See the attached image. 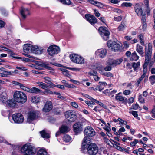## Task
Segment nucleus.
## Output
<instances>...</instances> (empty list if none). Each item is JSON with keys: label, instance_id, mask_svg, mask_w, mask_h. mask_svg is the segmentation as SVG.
<instances>
[{"label": "nucleus", "instance_id": "1", "mask_svg": "<svg viewBox=\"0 0 155 155\" xmlns=\"http://www.w3.org/2000/svg\"><path fill=\"white\" fill-rule=\"evenodd\" d=\"M81 149L82 150H87L90 155H95L97 153L98 151L97 146L94 143H90L87 137H84V138Z\"/></svg>", "mask_w": 155, "mask_h": 155}, {"label": "nucleus", "instance_id": "2", "mask_svg": "<svg viewBox=\"0 0 155 155\" xmlns=\"http://www.w3.org/2000/svg\"><path fill=\"white\" fill-rule=\"evenodd\" d=\"M7 96V94L5 92L2 93L0 95V103L10 107H15L16 104V101L12 99L6 101Z\"/></svg>", "mask_w": 155, "mask_h": 155}, {"label": "nucleus", "instance_id": "3", "mask_svg": "<svg viewBox=\"0 0 155 155\" xmlns=\"http://www.w3.org/2000/svg\"><path fill=\"white\" fill-rule=\"evenodd\" d=\"M35 148L30 143L24 144L21 147V151L24 155H33L35 154Z\"/></svg>", "mask_w": 155, "mask_h": 155}, {"label": "nucleus", "instance_id": "4", "mask_svg": "<svg viewBox=\"0 0 155 155\" xmlns=\"http://www.w3.org/2000/svg\"><path fill=\"white\" fill-rule=\"evenodd\" d=\"M13 97L14 101L18 103H24L27 100L26 94L21 91L15 92L14 93Z\"/></svg>", "mask_w": 155, "mask_h": 155}, {"label": "nucleus", "instance_id": "5", "mask_svg": "<svg viewBox=\"0 0 155 155\" xmlns=\"http://www.w3.org/2000/svg\"><path fill=\"white\" fill-rule=\"evenodd\" d=\"M69 58L71 61L75 63L83 64L85 62L84 58L78 54L73 53L71 54Z\"/></svg>", "mask_w": 155, "mask_h": 155}, {"label": "nucleus", "instance_id": "6", "mask_svg": "<svg viewBox=\"0 0 155 155\" xmlns=\"http://www.w3.org/2000/svg\"><path fill=\"white\" fill-rule=\"evenodd\" d=\"M99 32L104 40L105 41L108 40L109 38L110 32L107 28L101 27L99 28Z\"/></svg>", "mask_w": 155, "mask_h": 155}, {"label": "nucleus", "instance_id": "7", "mask_svg": "<svg viewBox=\"0 0 155 155\" xmlns=\"http://www.w3.org/2000/svg\"><path fill=\"white\" fill-rule=\"evenodd\" d=\"M38 118V111H31L28 113L27 122L30 123Z\"/></svg>", "mask_w": 155, "mask_h": 155}, {"label": "nucleus", "instance_id": "8", "mask_svg": "<svg viewBox=\"0 0 155 155\" xmlns=\"http://www.w3.org/2000/svg\"><path fill=\"white\" fill-rule=\"evenodd\" d=\"M60 51V48L55 45L49 46L47 50L48 54L51 56H53L57 54Z\"/></svg>", "mask_w": 155, "mask_h": 155}, {"label": "nucleus", "instance_id": "9", "mask_svg": "<svg viewBox=\"0 0 155 155\" xmlns=\"http://www.w3.org/2000/svg\"><path fill=\"white\" fill-rule=\"evenodd\" d=\"M152 46L149 43L148 45V49L145 50V63L148 64L151 58V55L152 53Z\"/></svg>", "mask_w": 155, "mask_h": 155}, {"label": "nucleus", "instance_id": "10", "mask_svg": "<svg viewBox=\"0 0 155 155\" xmlns=\"http://www.w3.org/2000/svg\"><path fill=\"white\" fill-rule=\"evenodd\" d=\"M12 119L15 123L20 124L23 122L24 118L23 115L20 113H16L12 115Z\"/></svg>", "mask_w": 155, "mask_h": 155}, {"label": "nucleus", "instance_id": "11", "mask_svg": "<svg viewBox=\"0 0 155 155\" xmlns=\"http://www.w3.org/2000/svg\"><path fill=\"white\" fill-rule=\"evenodd\" d=\"M65 116L67 118V120L70 122L74 121L76 118L75 112L73 111L69 110L66 112Z\"/></svg>", "mask_w": 155, "mask_h": 155}, {"label": "nucleus", "instance_id": "12", "mask_svg": "<svg viewBox=\"0 0 155 155\" xmlns=\"http://www.w3.org/2000/svg\"><path fill=\"white\" fill-rule=\"evenodd\" d=\"M122 61L123 59L122 58L116 60L109 59L107 62L106 65H109L111 66L112 67H114L120 64Z\"/></svg>", "mask_w": 155, "mask_h": 155}, {"label": "nucleus", "instance_id": "13", "mask_svg": "<svg viewBox=\"0 0 155 155\" xmlns=\"http://www.w3.org/2000/svg\"><path fill=\"white\" fill-rule=\"evenodd\" d=\"M107 46L112 51H117L120 48V45L115 41H108L107 43Z\"/></svg>", "mask_w": 155, "mask_h": 155}, {"label": "nucleus", "instance_id": "14", "mask_svg": "<svg viewBox=\"0 0 155 155\" xmlns=\"http://www.w3.org/2000/svg\"><path fill=\"white\" fill-rule=\"evenodd\" d=\"M84 134L86 136L85 137H91L95 135V132L91 127L88 126L85 127L84 130Z\"/></svg>", "mask_w": 155, "mask_h": 155}, {"label": "nucleus", "instance_id": "15", "mask_svg": "<svg viewBox=\"0 0 155 155\" xmlns=\"http://www.w3.org/2000/svg\"><path fill=\"white\" fill-rule=\"evenodd\" d=\"M23 87H24L23 90L29 93L39 94L41 92V90L35 87L30 88L25 86Z\"/></svg>", "mask_w": 155, "mask_h": 155}, {"label": "nucleus", "instance_id": "16", "mask_svg": "<svg viewBox=\"0 0 155 155\" xmlns=\"http://www.w3.org/2000/svg\"><path fill=\"white\" fill-rule=\"evenodd\" d=\"M134 9L135 12L138 16H142V17L144 15L145 16V14H143L142 5L138 4H136L134 7Z\"/></svg>", "mask_w": 155, "mask_h": 155}, {"label": "nucleus", "instance_id": "17", "mask_svg": "<svg viewBox=\"0 0 155 155\" xmlns=\"http://www.w3.org/2000/svg\"><path fill=\"white\" fill-rule=\"evenodd\" d=\"M0 70L3 72H0V77L7 78L9 77L10 75H13V72L5 71V68L3 67H1L0 68Z\"/></svg>", "mask_w": 155, "mask_h": 155}, {"label": "nucleus", "instance_id": "18", "mask_svg": "<svg viewBox=\"0 0 155 155\" xmlns=\"http://www.w3.org/2000/svg\"><path fill=\"white\" fill-rule=\"evenodd\" d=\"M107 53V51L106 49L101 48L97 50L95 52V54L96 56L100 58H103L105 57Z\"/></svg>", "mask_w": 155, "mask_h": 155}, {"label": "nucleus", "instance_id": "19", "mask_svg": "<svg viewBox=\"0 0 155 155\" xmlns=\"http://www.w3.org/2000/svg\"><path fill=\"white\" fill-rule=\"evenodd\" d=\"M53 105L52 102L50 101H47L45 104L43 108V110L45 112H48L52 108Z\"/></svg>", "mask_w": 155, "mask_h": 155}, {"label": "nucleus", "instance_id": "20", "mask_svg": "<svg viewBox=\"0 0 155 155\" xmlns=\"http://www.w3.org/2000/svg\"><path fill=\"white\" fill-rule=\"evenodd\" d=\"M20 12L21 16L23 19H25L30 14V12L29 9L27 8H21L20 10Z\"/></svg>", "mask_w": 155, "mask_h": 155}, {"label": "nucleus", "instance_id": "21", "mask_svg": "<svg viewBox=\"0 0 155 155\" xmlns=\"http://www.w3.org/2000/svg\"><path fill=\"white\" fill-rule=\"evenodd\" d=\"M85 17L87 20L91 25H93L97 22V19L94 16L89 15H86Z\"/></svg>", "mask_w": 155, "mask_h": 155}, {"label": "nucleus", "instance_id": "22", "mask_svg": "<svg viewBox=\"0 0 155 155\" xmlns=\"http://www.w3.org/2000/svg\"><path fill=\"white\" fill-rule=\"evenodd\" d=\"M32 52L36 54H40L42 53V49L40 47L33 45Z\"/></svg>", "mask_w": 155, "mask_h": 155}, {"label": "nucleus", "instance_id": "23", "mask_svg": "<svg viewBox=\"0 0 155 155\" xmlns=\"http://www.w3.org/2000/svg\"><path fill=\"white\" fill-rule=\"evenodd\" d=\"M82 125L81 123L78 122L75 124L73 126L74 131L76 133H79L82 130Z\"/></svg>", "mask_w": 155, "mask_h": 155}, {"label": "nucleus", "instance_id": "24", "mask_svg": "<svg viewBox=\"0 0 155 155\" xmlns=\"http://www.w3.org/2000/svg\"><path fill=\"white\" fill-rule=\"evenodd\" d=\"M33 45L29 44H26L23 45V49L25 53H28L30 52V51H32V49L33 48Z\"/></svg>", "mask_w": 155, "mask_h": 155}, {"label": "nucleus", "instance_id": "25", "mask_svg": "<svg viewBox=\"0 0 155 155\" xmlns=\"http://www.w3.org/2000/svg\"><path fill=\"white\" fill-rule=\"evenodd\" d=\"M70 128L66 126H62L60 128V131L58 132L56 134V136H57L58 135H59L60 133H64L68 132L70 130Z\"/></svg>", "mask_w": 155, "mask_h": 155}, {"label": "nucleus", "instance_id": "26", "mask_svg": "<svg viewBox=\"0 0 155 155\" xmlns=\"http://www.w3.org/2000/svg\"><path fill=\"white\" fill-rule=\"evenodd\" d=\"M136 51L142 57H143V48L142 46L140 45L139 44H137L136 45Z\"/></svg>", "mask_w": 155, "mask_h": 155}, {"label": "nucleus", "instance_id": "27", "mask_svg": "<svg viewBox=\"0 0 155 155\" xmlns=\"http://www.w3.org/2000/svg\"><path fill=\"white\" fill-rule=\"evenodd\" d=\"M144 4L145 11L147 15H149L151 9L150 8L149 6V0H144Z\"/></svg>", "mask_w": 155, "mask_h": 155}, {"label": "nucleus", "instance_id": "28", "mask_svg": "<svg viewBox=\"0 0 155 155\" xmlns=\"http://www.w3.org/2000/svg\"><path fill=\"white\" fill-rule=\"evenodd\" d=\"M139 57L137 55L136 52L134 51L131 54L130 59L131 61H136L139 59Z\"/></svg>", "mask_w": 155, "mask_h": 155}, {"label": "nucleus", "instance_id": "29", "mask_svg": "<svg viewBox=\"0 0 155 155\" xmlns=\"http://www.w3.org/2000/svg\"><path fill=\"white\" fill-rule=\"evenodd\" d=\"M144 15L142 17L141 20L142 22V29L143 31H145L147 27V25L146 22V19Z\"/></svg>", "mask_w": 155, "mask_h": 155}, {"label": "nucleus", "instance_id": "30", "mask_svg": "<svg viewBox=\"0 0 155 155\" xmlns=\"http://www.w3.org/2000/svg\"><path fill=\"white\" fill-rule=\"evenodd\" d=\"M40 133L42 137L43 138H49L50 137V134L47 133L45 130L40 131Z\"/></svg>", "mask_w": 155, "mask_h": 155}, {"label": "nucleus", "instance_id": "31", "mask_svg": "<svg viewBox=\"0 0 155 155\" xmlns=\"http://www.w3.org/2000/svg\"><path fill=\"white\" fill-rule=\"evenodd\" d=\"M89 74L90 75L94 76V78L96 81H98L100 78L99 77L96 75L97 74V72L96 71H91L89 72Z\"/></svg>", "mask_w": 155, "mask_h": 155}, {"label": "nucleus", "instance_id": "32", "mask_svg": "<svg viewBox=\"0 0 155 155\" xmlns=\"http://www.w3.org/2000/svg\"><path fill=\"white\" fill-rule=\"evenodd\" d=\"M31 101L32 103L37 104L40 101V98L39 97L33 96L31 98Z\"/></svg>", "mask_w": 155, "mask_h": 155}, {"label": "nucleus", "instance_id": "33", "mask_svg": "<svg viewBox=\"0 0 155 155\" xmlns=\"http://www.w3.org/2000/svg\"><path fill=\"white\" fill-rule=\"evenodd\" d=\"M36 83L38 84V86L43 89L45 90L47 87V85L42 82L38 81L36 82Z\"/></svg>", "mask_w": 155, "mask_h": 155}, {"label": "nucleus", "instance_id": "34", "mask_svg": "<svg viewBox=\"0 0 155 155\" xmlns=\"http://www.w3.org/2000/svg\"><path fill=\"white\" fill-rule=\"evenodd\" d=\"M95 5L101 9L103 8L104 7H107V5L97 1L96 2Z\"/></svg>", "mask_w": 155, "mask_h": 155}, {"label": "nucleus", "instance_id": "35", "mask_svg": "<svg viewBox=\"0 0 155 155\" xmlns=\"http://www.w3.org/2000/svg\"><path fill=\"white\" fill-rule=\"evenodd\" d=\"M45 83L50 85L51 86H55V85L51 81V79L48 77H45L44 78Z\"/></svg>", "mask_w": 155, "mask_h": 155}, {"label": "nucleus", "instance_id": "36", "mask_svg": "<svg viewBox=\"0 0 155 155\" xmlns=\"http://www.w3.org/2000/svg\"><path fill=\"white\" fill-rule=\"evenodd\" d=\"M94 99L92 98L91 99V100L85 101V102L88 105L89 107H92L93 105H94L95 104V101L94 100Z\"/></svg>", "mask_w": 155, "mask_h": 155}, {"label": "nucleus", "instance_id": "37", "mask_svg": "<svg viewBox=\"0 0 155 155\" xmlns=\"http://www.w3.org/2000/svg\"><path fill=\"white\" fill-rule=\"evenodd\" d=\"M120 93H121L120 92L117 94L115 96V98L118 101H123L125 100V98L122 96L120 95Z\"/></svg>", "mask_w": 155, "mask_h": 155}, {"label": "nucleus", "instance_id": "38", "mask_svg": "<svg viewBox=\"0 0 155 155\" xmlns=\"http://www.w3.org/2000/svg\"><path fill=\"white\" fill-rule=\"evenodd\" d=\"M140 65V62H138L137 63L133 62L132 63V67L135 70H137L139 68Z\"/></svg>", "mask_w": 155, "mask_h": 155}, {"label": "nucleus", "instance_id": "39", "mask_svg": "<svg viewBox=\"0 0 155 155\" xmlns=\"http://www.w3.org/2000/svg\"><path fill=\"white\" fill-rule=\"evenodd\" d=\"M38 65L39 66L44 67L47 69L50 67L49 66V64L45 62H39L38 64Z\"/></svg>", "mask_w": 155, "mask_h": 155}, {"label": "nucleus", "instance_id": "40", "mask_svg": "<svg viewBox=\"0 0 155 155\" xmlns=\"http://www.w3.org/2000/svg\"><path fill=\"white\" fill-rule=\"evenodd\" d=\"M107 84L105 82H100L98 85L101 91L107 85Z\"/></svg>", "mask_w": 155, "mask_h": 155}, {"label": "nucleus", "instance_id": "41", "mask_svg": "<svg viewBox=\"0 0 155 155\" xmlns=\"http://www.w3.org/2000/svg\"><path fill=\"white\" fill-rule=\"evenodd\" d=\"M126 27V26L125 23L124 22H122L121 24L118 27L117 29L118 31H122L124 30Z\"/></svg>", "mask_w": 155, "mask_h": 155}, {"label": "nucleus", "instance_id": "42", "mask_svg": "<svg viewBox=\"0 0 155 155\" xmlns=\"http://www.w3.org/2000/svg\"><path fill=\"white\" fill-rule=\"evenodd\" d=\"M101 74L102 75L106 76L107 77H110V78H112L113 77V74L110 72H103L102 71L101 72Z\"/></svg>", "mask_w": 155, "mask_h": 155}, {"label": "nucleus", "instance_id": "43", "mask_svg": "<svg viewBox=\"0 0 155 155\" xmlns=\"http://www.w3.org/2000/svg\"><path fill=\"white\" fill-rule=\"evenodd\" d=\"M71 139V137L67 134L65 135L63 137V140L66 142H69Z\"/></svg>", "mask_w": 155, "mask_h": 155}, {"label": "nucleus", "instance_id": "44", "mask_svg": "<svg viewBox=\"0 0 155 155\" xmlns=\"http://www.w3.org/2000/svg\"><path fill=\"white\" fill-rule=\"evenodd\" d=\"M8 52H9V54L10 56L12 57V58H15L17 59H21V58L20 57L15 56L14 55L15 54L10 49V51H8Z\"/></svg>", "mask_w": 155, "mask_h": 155}, {"label": "nucleus", "instance_id": "45", "mask_svg": "<svg viewBox=\"0 0 155 155\" xmlns=\"http://www.w3.org/2000/svg\"><path fill=\"white\" fill-rule=\"evenodd\" d=\"M132 4L130 2H125L123 3L121 5L122 7H130L132 6Z\"/></svg>", "mask_w": 155, "mask_h": 155}, {"label": "nucleus", "instance_id": "46", "mask_svg": "<svg viewBox=\"0 0 155 155\" xmlns=\"http://www.w3.org/2000/svg\"><path fill=\"white\" fill-rule=\"evenodd\" d=\"M12 84L15 85H18L20 86V87L21 89L23 90L24 87H24L25 86L24 85L20 83L15 81H13L12 82Z\"/></svg>", "mask_w": 155, "mask_h": 155}, {"label": "nucleus", "instance_id": "47", "mask_svg": "<svg viewBox=\"0 0 155 155\" xmlns=\"http://www.w3.org/2000/svg\"><path fill=\"white\" fill-rule=\"evenodd\" d=\"M58 1L64 4L69 5L70 4L71 2L70 0H58Z\"/></svg>", "mask_w": 155, "mask_h": 155}, {"label": "nucleus", "instance_id": "48", "mask_svg": "<svg viewBox=\"0 0 155 155\" xmlns=\"http://www.w3.org/2000/svg\"><path fill=\"white\" fill-rule=\"evenodd\" d=\"M48 70V73L54 75L55 74V71L51 67H49L47 69Z\"/></svg>", "mask_w": 155, "mask_h": 155}, {"label": "nucleus", "instance_id": "49", "mask_svg": "<svg viewBox=\"0 0 155 155\" xmlns=\"http://www.w3.org/2000/svg\"><path fill=\"white\" fill-rule=\"evenodd\" d=\"M149 79L152 84H153L155 83V75H153L150 76Z\"/></svg>", "mask_w": 155, "mask_h": 155}, {"label": "nucleus", "instance_id": "50", "mask_svg": "<svg viewBox=\"0 0 155 155\" xmlns=\"http://www.w3.org/2000/svg\"><path fill=\"white\" fill-rule=\"evenodd\" d=\"M96 68L97 70L99 71L100 74L101 71L103 72H104V68L103 66L101 65H99Z\"/></svg>", "mask_w": 155, "mask_h": 155}, {"label": "nucleus", "instance_id": "51", "mask_svg": "<svg viewBox=\"0 0 155 155\" xmlns=\"http://www.w3.org/2000/svg\"><path fill=\"white\" fill-rule=\"evenodd\" d=\"M94 100L95 101V103H96L98 104L101 106L104 107V108L106 109L107 108V107L103 103L99 102L98 101H97L96 99H94Z\"/></svg>", "mask_w": 155, "mask_h": 155}, {"label": "nucleus", "instance_id": "52", "mask_svg": "<svg viewBox=\"0 0 155 155\" xmlns=\"http://www.w3.org/2000/svg\"><path fill=\"white\" fill-rule=\"evenodd\" d=\"M148 64L146 63H144L143 64V74H146V73L147 71V66Z\"/></svg>", "mask_w": 155, "mask_h": 155}, {"label": "nucleus", "instance_id": "53", "mask_svg": "<svg viewBox=\"0 0 155 155\" xmlns=\"http://www.w3.org/2000/svg\"><path fill=\"white\" fill-rule=\"evenodd\" d=\"M41 93H42L46 95L48 94H53V92L51 91H50L49 90L47 89H45V90L43 91H41Z\"/></svg>", "mask_w": 155, "mask_h": 155}, {"label": "nucleus", "instance_id": "54", "mask_svg": "<svg viewBox=\"0 0 155 155\" xmlns=\"http://www.w3.org/2000/svg\"><path fill=\"white\" fill-rule=\"evenodd\" d=\"M138 100L140 103H143L144 102V99L142 97L141 94H140L138 96Z\"/></svg>", "mask_w": 155, "mask_h": 155}, {"label": "nucleus", "instance_id": "55", "mask_svg": "<svg viewBox=\"0 0 155 155\" xmlns=\"http://www.w3.org/2000/svg\"><path fill=\"white\" fill-rule=\"evenodd\" d=\"M65 87L68 88H76V87L73 84H69L68 83L66 84L65 85Z\"/></svg>", "mask_w": 155, "mask_h": 155}, {"label": "nucleus", "instance_id": "56", "mask_svg": "<svg viewBox=\"0 0 155 155\" xmlns=\"http://www.w3.org/2000/svg\"><path fill=\"white\" fill-rule=\"evenodd\" d=\"M114 20L117 22L121 21L122 19V17L121 16H118L117 17H114Z\"/></svg>", "mask_w": 155, "mask_h": 155}, {"label": "nucleus", "instance_id": "57", "mask_svg": "<svg viewBox=\"0 0 155 155\" xmlns=\"http://www.w3.org/2000/svg\"><path fill=\"white\" fill-rule=\"evenodd\" d=\"M117 92V90H113L112 91H110V93L108 94L109 96H111V97H113L114 96V94L116 93Z\"/></svg>", "mask_w": 155, "mask_h": 155}, {"label": "nucleus", "instance_id": "58", "mask_svg": "<svg viewBox=\"0 0 155 155\" xmlns=\"http://www.w3.org/2000/svg\"><path fill=\"white\" fill-rule=\"evenodd\" d=\"M71 105L75 108H77L78 107V104L75 102H71Z\"/></svg>", "mask_w": 155, "mask_h": 155}, {"label": "nucleus", "instance_id": "59", "mask_svg": "<svg viewBox=\"0 0 155 155\" xmlns=\"http://www.w3.org/2000/svg\"><path fill=\"white\" fill-rule=\"evenodd\" d=\"M139 107L138 104L137 103L132 105L131 106V108L134 110H136Z\"/></svg>", "mask_w": 155, "mask_h": 155}, {"label": "nucleus", "instance_id": "60", "mask_svg": "<svg viewBox=\"0 0 155 155\" xmlns=\"http://www.w3.org/2000/svg\"><path fill=\"white\" fill-rule=\"evenodd\" d=\"M107 66H106L104 68V70L106 71H110L112 69V66L109 65H106Z\"/></svg>", "mask_w": 155, "mask_h": 155}, {"label": "nucleus", "instance_id": "61", "mask_svg": "<svg viewBox=\"0 0 155 155\" xmlns=\"http://www.w3.org/2000/svg\"><path fill=\"white\" fill-rule=\"evenodd\" d=\"M129 113H131L134 117H138V114L137 113V112L136 111H131L129 112Z\"/></svg>", "mask_w": 155, "mask_h": 155}, {"label": "nucleus", "instance_id": "62", "mask_svg": "<svg viewBox=\"0 0 155 155\" xmlns=\"http://www.w3.org/2000/svg\"><path fill=\"white\" fill-rule=\"evenodd\" d=\"M140 78H141V79H143L144 78L145 82H146V81H147L148 79V76H146V75L144 74H143L141 76Z\"/></svg>", "mask_w": 155, "mask_h": 155}, {"label": "nucleus", "instance_id": "63", "mask_svg": "<svg viewBox=\"0 0 155 155\" xmlns=\"http://www.w3.org/2000/svg\"><path fill=\"white\" fill-rule=\"evenodd\" d=\"M138 142V140L137 139H135L134 141L130 143V145L131 146L133 147Z\"/></svg>", "mask_w": 155, "mask_h": 155}, {"label": "nucleus", "instance_id": "64", "mask_svg": "<svg viewBox=\"0 0 155 155\" xmlns=\"http://www.w3.org/2000/svg\"><path fill=\"white\" fill-rule=\"evenodd\" d=\"M151 116L152 117L155 118V106L152 110L151 111Z\"/></svg>", "mask_w": 155, "mask_h": 155}]
</instances>
